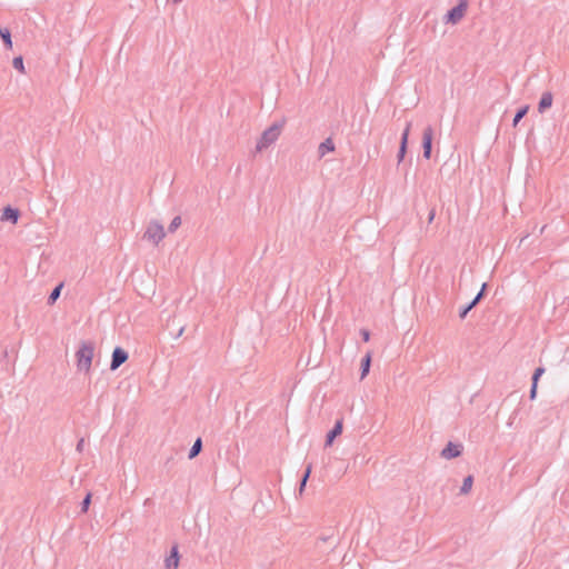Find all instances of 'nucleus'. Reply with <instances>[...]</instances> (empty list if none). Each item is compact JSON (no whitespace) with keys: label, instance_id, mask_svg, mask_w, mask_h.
Listing matches in <instances>:
<instances>
[{"label":"nucleus","instance_id":"obj_1","mask_svg":"<svg viewBox=\"0 0 569 569\" xmlns=\"http://www.w3.org/2000/svg\"><path fill=\"white\" fill-rule=\"evenodd\" d=\"M94 348L90 342H83L76 353L77 367L80 371L89 373L91 371Z\"/></svg>","mask_w":569,"mask_h":569},{"label":"nucleus","instance_id":"obj_2","mask_svg":"<svg viewBox=\"0 0 569 569\" xmlns=\"http://www.w3.org/2000/svg\"><path fill=\"white\" fill-rule=\"evenodd\" d=\"M166 237V231L163 226L158 221H152L149 223L144 238L154 243L158 244L163 238Z\"/></svg>","mask_w":569,"mask_h":569},{"label":"nucleus","instance_id":"obj_3","mask_svg":"<svg viewBox=\"0 0 569 569\" xmlns=\"http://www.w3.org/2000/svg\"><path fill=\"white\" fill-rule=\"evenodd\" d=\"M284 123V120L272 123L262 134L263 142H273L278 140L281 136Z\"/></svg>","mask_w":569,"mask_h":569},{"label":"nucleus","instance_id":"obj_4","mask_svg":"<svg viewBox=\"0 0 569 569\" xmlns=\"http://www.w3.org/2000/svg\"><path fill=\"white\" fill-rule=\"evenodd\" d=\"M467 1L462 0L457 7L452 8L446 16V21L451 24L459 22L466 14Z\"/></svg>","mask_w":569,"mask_h":569},{"label":"nucleus","instance_id":"obj_5","mask_svg":"<svg viewBox=\"0 0 569 569\" xmlns=\"http://www.w3.org/2000/svg\"><path fill=\"white\" fill-rule=\"evenodd\" d=\"M128 358L129 355L124 349L120 347L114 348L112 352L110 369L117 370L121 365H123L128 360Z\"/></svg>","mask_w":569,"mask_h":569},{"label":"nucleus","instance_id":"obj_6","mask_svg":"<svg viewBox=\"0 0 569 569\" xmlns=\"http://www.w3.org/2000/svg\"><path fill=\"white\" fill-rule=\"evenodd\" d=\"M461 455V446L457 443L449 442L447 447L442 450L441 456L445 459H452L459 457Z\"/></svg>","mask_w":569,"mask_h":569},{"label":"nucleus","instance_id":"obj_7","mask_svg":"<svg viewBox=\"0 0 569 569\" xmlns=\"http://www.w3.org/2000/svg\"><path fill=\"white\" fill-rule=\"evenodd\" d=\"M553 102V96L551 92L546 91L541 94L540 101L538 103V111L540 113H543L547 109H549L552 106Z\"/></svg>","mask_w":569,"mask_h":569},{"label":"nucleus","instance_id":"obj_8","mask_svg":"<svg viewBox=\"0 0 569 569\" xmlns=\"http://www.w3.org/2000/svg\"><path fill=\"white\" fill-rule=\"evenodd\" d=\"M343 423L342 420H338L333 427V429L327 435L326 446L330 447L333 440L342 433Z\"/></svg>","mask_w":569,"mask_h":569},{"label":"nucleus","instance_id":"obj_9","mask_svg":"<svg viewBox=\"0 0 569 569\" xmlns=\"http://www.w3.org/2000/svg\"><path fill=\"white\" fill-rule=\"evenodd\" d=\"M179 561H180V557H179L178 548L173 547L171 549L170 556L166 559V568L167 569H178Z\"/></svg>","mask_w":569,"mask_h":569},{"label":"nucleus","instance_id":"obj_10","mask_svg":"<svg viewBox=\"0 0 569 569\" xmlns=\"http://www.w3.org/2000/svg\"><path fill=\"white\" fill-rule=\"evenodd\" d=\"M18 219H19V211L17 209H13L11 207L4 208L2 216H1V220H9L13 224H16L18 222Z\"/></svg>","mask_w":569,"mask_h":569},{"label":"nucleus","instance_id":"obj_11","mask_svg":"<svg viewBox=\"0 0 569 569\" xmlns=\"http://www.w3.org/2000/svg\"><path fill=\"white\" fill-rule=\"evenodd\" d=\"M485 289H486V283L482 284L480 292L477 295V297L473 299V301L466 309H463V311L461 312L462 318L479 302V300L483 296Z\"/></svg>","mask_w":569,"mask_h":569},{"label":"nucleus","instance_id":"obj_12","mask_svg":"<svg viewBox=\"0 0 569 569\" xmlns=\"http://www.w3.org/2000/svg\"><path fill=\"white\" fill-rule=\"evenodd\" d=\"M0 37L2 38L6 47L8 49H12V40H11L10 31L6 28H0Z\"/></svg>","mask_w":569,"mask_h":569},{"label":"nucleus","instance_id":"obj_13","mask_svg":"<svg viewBox=\"0 0 569 569\" xmlns=\"http://www.w3.org/2000/svg\"><path fill=\"white\" fill-rule=\"evenodd\" d=\"M370 363H371V353L368 352L366 355V357L362 359V372H361L362 379L368 375L369 369H370Z\"/></svg>","mask_w":569,"mask_h":569},{"label":"nucleus","instance_id":"obj_14","mask_svg":"<svg viewBox=\"0 0 569 569\" xmlns=\"http://www.w3.org/2000/svg\"><path fill=\"white\" fill-rule=\"evenodd\" d=\"M335 150L333 144H320L318 150V156L320 158L325 157L327 153L332 152Z\"/></svg>","mask_w":569,"mask_h":569},{"label":"nucleus","instance_id":"obj_15","mask_svg":"<svg viewBox=\"0 0 569 569\" xmlns=\"http://www.w3.org/2000/svg\"><path fill=\"white\" fill-rule=\"evenodd\" d=\"M472 483H473V479L471 476H468L465 480H463V483H462V487H461V492L462 493H468L471 488H472Z\"/></svg>","mask_w":569,"mask_h":569},{"label":"nucleus","instance_id":"obj_16","mask_svg":"<svg viewBox=\"0 0 569 569\" xmlns=\"http://www.w3.org/2000/svg\"><path fill=\"white\" fill-rule=\"evenodd\" d=\"M529 110L528 106L522 107L515 116L513 118V126H517L518 122L527 114Z\"/></svg>","mask_w":569,"mask_h":569},{"label":"nucleus","instance_id":"obj_17","mask_svg":"<svg viewBox=\"0 0 569 569\" xmlns=\"http://www.w3.org/2000/svg\"><path fill=\"white\" fill-rule=\"evenodd\" d=\"M12 64L19 72H26L22 57H16L12 61Z\"/></svg>","mask_w":569,"mask_h":569},{"label":"nucleus","instance_id":"obj_18","mask_svg":"<svg viewBox=\"0 0 569 569\" xmlns=\"http://www.w3.org/2000/svg\"><path fill=\"white\" fill-rule=\"evenodd\" d=\"M201 439H197L196 442L193 443L191 450H190V453H189V458H194L201 450Z\"/></svg>","mask_w":569,"mask_h":569},{"label":"nucleus","instance_id":"obj_19","mask_svg":"<svg viewBox=\"0 0 569 569\" xmlns=\"http://www.w3.org/2000/svg\"><path fill=\"white\" fill-rule=\"evenodd\" d=\"M181 226V218L174 217L169 226V231L173 232Z\"/></svg>","mask_w":569,"mask_h":569},{"label":"nucleus","instance_id":"obj_20","mask_svg":"<svg viewBox=\"0 0 569 569\" xmlns=\"http://www.w3.org/2000/svg\"><path fill=\"white\" fill-rule=\"evenodd\" d=\"M543 372H545V369L541 367L536 369V371L532 376V382L535 385H538V381H539L540 377L543 375Z\"/></svg>","mask_w":569,"mask_h":569},{"label":"nucleus","instance_id":"obj_21","mask_svg":"<svg viewBox=\"0 0 569 569\" xmlns=\"http://www.w3.org/2000/svg\"><path fill=\"white\" fill-rule=\"evenodd\" d=\"M310 472H311V466H308V467H307V470H306V473H305V476H303V479H302V481H301L300 490H302V489H303V487L306 486L307 480H308V478H309V476H310Z\"/></svg>","mask_w":569,"mask_h":569},{"label":"nucleus","instance_id":"obj_22","mask_svg":"<svg viewBox=\"0 0 569 569\" xmlns=\"http://www.w3.org/2000/svg\"><path fill=\"white\" fill-rule=\"evenodd\" d=\"M60 289H61V286L57 287L50 295V300L53 302L58 299L59 295H60Z\"/></svg>","mask_w":569,"mask_h":569},{"label":"nucleus","instance_id":"obj_23","mask_svg":"<svg viewBox=\"0 0 569 569\" xmlns=\"http://www.w3.org/2000/svg\"><path fill=\"white\" fill-rule=\"evenodd\" d=\"M431 153V144H423V156L429 159Z\"/></svg>","mask_w":569,"mask_h":569},{"label":"nucleus","instance_id":"obj_24","mask_svg":"<svg viewBox=\"0 0 569 569\" xmlns=\"http://www.w3.org/2000/svg\"><path fill=\"white\" fill-rule=\"evenodd\" d=\"M537 389H538V385H535V383L532 382V387H531V390H530V399H532V400H533V399L536 398V396H537Z\"/></svg>","mask_w":569,"mask_h":569},{"label":"nucleus","instance_id":"obj_25","mask_svg":"<svg viewBox=\"0 0 569 569\" xmlns=\"http://www.w3.org/2000/svg\"><path fill=\"white\" fill-rule=\"evenodd\" d=\"M361 336H362V339H363V341H365V342H368V341H369V339H370V332H369L368 330L362 329V330H361Z\"/></svg>","mask_w":569,"mask_h":569},{"label":"nucleus","instance_id":"obj_26","mask_svg":"<svg viewBox=\"0 0 569 569\" xmlns=\"http://www.w3.org/2000/svg\"><path fill=\"white\" fill-rule=\"evenodd\" d=\"M431 140H432L431 131L427 130L425 132L423 142H431Z\"/></svg>","mask_w":569,"mask_h":569},{"label":"nucleus","instance_id":"obj_27","mask_svg":"<svg viewBox=\"0 0 569 569\" xmlns=\"http://www.w3.org/2000/svg\"><path fill=\"white\" fill-rule=\"evenodd\" d=\"M405 154H406V144H401L400 150H399V154H398L399 160H402Z\"/></svg>","mask_w":569,"mask_h":569},{"label":"nucleus","instance_id":"obj_28","mask_svg":"<svg viewBox=\"0 0 569 569\" xmlns=\"http://www.w3.org/2000/svg\"><path fill=\"white\" fill-rule=\"evenodd\" d=\"M90 499H91V497H90V495H88V496L84 498V500H83V510H84V511L88 509V506H89V503H90Z\"/></svg>","mask_w":569,"mask_h":569},{"label":"nucleus","instance_id":"obj_29","mask_svg":"<svg viewBox=\"0 0 569 569\" xmlns=\"http://www.w3.org/2000/svg\"><path fill=\"white\" fill-rule=\"evenodd\" d=\"M180 1H181V0H173V2H176V3L180 2Z\"/></svg>","mask_w":569,"mask_h":569}]
</instances>
